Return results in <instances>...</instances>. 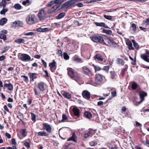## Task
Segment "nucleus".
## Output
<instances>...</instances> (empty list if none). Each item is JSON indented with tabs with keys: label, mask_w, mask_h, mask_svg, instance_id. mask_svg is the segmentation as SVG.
<instances>
[{
	"label": "nucleus",
	"mask_w": 149,
	"mask_h": 149,
	"mask_svg": "<svg viewBox=\"0 0 149 149\" xmlns=\"http://www.w3.org/2000/svg\"><path fill=\"white\" fill-rule=\"evenodd\" d=\"M102 80V75L100 74H97L96 77L94 81L92 82V84L94 86H96L100 84V82Z\"/></svg>",
	"instance_id": "nucleus-1"
},
{
	"label": "nucleus",
	"mask_w": 149,
	"mask_h": 149,
	"mask_svg": "<svg viewBox=\"0 0 149 149\" xmlns=\"http://www.w3.org/2000/svg\"><path fill=\"white\" fill-rule=\"evenodd\" d=\"M19 58L23 61H28L31 59V57L28 55L24 54H19Z\"/></svg>",
	"instance_id": "nucleus-2"
},
{
	"label": "nucleus",
	"mask_w": 149,
	"mask_h": 149,
	"mask_svg": "<svg viewBox=\"0 0 149 149\" xmlns=\"http://www.w3.org/2000/svg\"><path fill=\"white\" fill-rule=\"evenodd\" d=\"M46 13L45 12L44 9H40L38 13V16L40 20L44 19L45 18Z\"/></svg>",
	"instance_id": "nucleus-3"
},
{
	"label": "nucleus",
	"mask_w": 149,
	"mask_h": 149,
	"mask_svg": "<svg viewBox=\"0 0 149 149\" xmlns=\"http://www.w3.org/2000/svg\"><path fill=\"white\" fill-rule=\"evenodd\" d=\"M91 39L95 42H99L100 43H101L104 41L103 38L102 36H93Z\"/></svg>",
	"instance_id": "nucleus-4"
},
{
	"label": "nucleus",
	"mask_w": 149,
	"mask_h": 149,
	"mask_svg": "<svg viewBox=\"0 0 149 149\" xmlns=\"http://www.w3.org/2000/svg\"><path fill=\"white\" fill-rule=\"evenodd\" d=\"M35 16L34 15L30 14L27 17L26 21L29 24H31L34 23V18Z\"/></svg>",
	"instance_id": "nucleus-5"
},
{
	"label": "nucleus",
	"mask_w": 149,
	"mask_h": 149,
	"mask_svg": "<svg viewBox=\"0 0 149 149\" xmlns=\"http://www.w3.org/2000/svg\"><path fill=\"white\" fill-rule=\"evenodd\" d=\"M141 57L145 61L149 62V51L147 50L146 52L141 55Z\"/></svg>",
	"instance_id": "nucleus-6"
},
{
	"label": "nucleus",
	"mask_w": 149,
	"mask_h": 149,
	"mask_svg": "<svg viewBox=\"0 0 149 149\" xmlns=\"http://www.w3.org/2000/svg\"><path fill=\"white\" fill-rule=\"evenodd\" d=\"M68 74L69 76L72 79H74L75 78V75L73 70L72 68H67Z\"/></svg>",
	"instance_id": "nucleus-7"
},
{
	"label": "nucleus",
	"mask_w": 149,
	"mask_h": 149,
	"mask_svg": "<svg viewBox=\"0 0 149 149\" xmlns=\"http://www.w3.org/2000/svg\"><path fill=\"white\" fill-rule=\"evenodd\" d=\"M38 88L41 91H44L46 89L45 84L43 82H40L38 84Z\"/></svg>",
	"instance_id": "nucleus-8"
},
{
	"label": "nucleus",
	"mask_w": 149,
	"mask_h": 149,
	"mask_svg": "<svg viewBox=\"0 0 149 149\" xmlns=\"http://www.w3.org/2000/svg\"><path fill=\"white\" fill-rule=\"evenodd\" d=\"M8 33L6 30H3L1 31L0 33V38L3 39L4 41L6 40V34Z\"/></svg>",
	"instance_id": "nucleus-9"
},
{
	"label": "nucleus",
	"mask_w": 149,
	"mask_h": 149,
	"mask_svg": "<svg viewBox=\"0 0 149 149\" xmlns=\"http://www.w3.org/2000/svg\"><path fill=\"white\" fill-rule=\"evenodd\" d=\"M43 129L45 130L47 132L51 133L52 132V128L51 126L47 123H44L43 124Z\"/></svg>",
	"instance_id": "nucleus-10"
},
{
	"label": "nucleus",
	"mask_w": 149,
	"mask_h": 149,
	"mask_svg": "<svg viewBox=\"0 0 149 149\" xmlns=\"http://www.w3.org/2000/svg\"><path fill=\"white\" fill-rule=\"evenodd\" d=\"M82 73L85 74L91 75L92 73L89 69L86 66H84L82 68Z\"/></svg>",
	"instance_id": "nucleus-11"
},
{
	"label": "nucleus",
	"mask_w": 149,
	"mask_h": 149,
	"mask_svg": "<svg viewBox=\"0 0 149 149\" xmlns=\"http://www.w3.org/2000/svg\"><path fill=\"white\" fill-rule=\"evenodd\" d=\"M139 95L141 99L140 102L139 103V104H140L144 100V97L147 96V93L144 91H141L139 92Z\"/></svg>",
	"instance_id": "nucleus-12"
},
{
	"label": "nucleus",
	"mask_w": 149,
	"mask_h": 149,
	"mask_svg": "<svg viewBox=\"0 0 149 149\" xmlns=\"http://www.w3.org/2000/svg\"><path fill=\"white\" fill-rule=\"evenodd\" d=\"M23 24L22 22L20 21H17L12 24L11 26L12 27L22 26L23 25Z\"/></svg>",
	"instance_id": "nucleus-13"
},
{
	"label": "nucleus",
	"mask_w": 149,
	"mask_h": 149,
	"mask_svg": "<svg viewBox=\"0 0 149 149\" xmlns=\"http://www.w3.org/2000/svg\"><path fill=\"white\" fill-rule=\"evenodd\" d=\"M56 63L54 60L52 63H49V66L50 67V70L52 72H53L56 69Z\"/></svg>",
	"instance_id": "nucleus-14"
},
{
	"label": "nucleus",
	"mask_w": 149,
	"mask_h": 149,
	"mask_svg": "<svg viewBox=\"0 0 149 149\" xmlns=\"http://www.w3.org/2000/svg\"><path fill=\"white\" fill-rule=\"evenodd\" d=\"M82 95L84 98L87 99H89L91 97L90 93L87 91H84L82 93Z\"/></svg>",
	"instance_id": "nucleus-15"
},
{
	"label": "nucleus",
	"mask_w": 149,
	"mask_h": 149,
	"mask_svg": "<svg viewBox=\"0 0 149 149\" xmlns=\"http://www.w3.org/2000/svg\"><path fill=\"white\" fill-rule=\"evenodd\" d=\"M59 6L58 5H55L48 10V13H52L53 12L56 10L58 8Z\"/></svg>",
	"instance_id": "nucleus-16"
},
{
	"label": "nucleus",
	"mask_w": 149,
	"mask_h": 149,
	"mask_svg": "<svg viewBox=\"0 0 149 149\" xmlns=\"http://www.w3.org/2000/svg\"><path fill=\"white\" fill-rule=\"evenodd\" d=\"M107 43L111 46H112L114 47H116L117 45L115 42L113 40L108 39Z\"/></svg>",
	"instance_id": "nucleus-17"
},
{
	"label": "nucleus",
	"mask_w": 149,
	"mask_h": 149,
	"mask_svg": "<svg viewBox=\"0 0 149 149\" xmlns=\"http://www.w3.org/2000/svg\"><path fill=\"white\" fill-rule=\"evenodd\" d=\"M62 94L65 97L68 99H70L71 97V96L68 93L65 91H63L61 92Z\"/></svg>",
	"instance_id": "nucleus-18"
},
{
	"label": "nucleus",
	"mask_w": 149,
	"mask_h": 149,
	"mask_svg": "<svg viewBox=\"0 0 149 149\" xmlns=\"http://www.w3.org/2000/svg\"><path fill=\"white\" fill-rule=\"evenodd\" d=\"M76 138L77 136H76L75 133L74 132H73L71 137H70L68 139V141L72 140L74 142H76L77 141Z\"/></svg>",
	"instance_id": "nucleus-19"
},
{
	"label": "nucleus",
	"mask_w": 149,
	"mask_h": 149,
	"mask_svg": "<svg viewBox=\"0 0 149 149\" xmlns=\"http://www.w3.org/2000/svg\"><path fill=\"white\" fill-rule=\"evenodd\" d=\"M30 75V77L32 81H33L34 79H36L37 78V74L35 73H29Z\"/></svg>",
	"instance_id": "nucleus-20"
},
{
	"label": "nucleus",
	"mask_w": 149,
	"mask_h": 149,
	"mask_svg": "<svg viewBox=\"0 0 149 149\" xmlns=\"http://www.w3.org/2000/svg\"><path fill=\"white\" fill-rule=\"evenodd\" d=\"M73 60L77 63H82L83 61L79 57L74 56L73 57Z\"/></svg>",
	"instance_id": "nucleus-21"
},
{
	"label": "nucleus",
	"mask_w": 149,
	"mask_h": 149,
	"mask_svg": "<svg viewBox=\"0 0 149 149\" xmlns=\"http://www.w3.org/2000/svg\"><path fill=\"white\" fill-rule=\"evenodd\" d=\"M7 21V19L5 17H3L0 20V25L3 26L5 24Z\"/></svg>",
	"instance_id": "nucleus-22"
},
{
	"label": "nucleus",
	"mask_w": 149,
	"mask_h": 149,
	"mask_svg": "<svg viewBox=\"0 0 149 149\" xmlns=\"http://www.w3.org/2000/svg\"><path fill=\"white\" fill-rule=\"evenodd\" d=\"M4 87L7 88L9 90L11 91L13 89V86L10 83L5 84H4Z\"/></svg>",
	"instance_id": "nucleus-23"
},
{
	"label": "nucleus",
	"mask_w": 149,
	"mask_h": 149,
	"mask_svg": "<svg viewBox=\"0 0 149 149\" xmlns=\"http://www.w3.org/2000/svg\"><path fill=\"white\" fill-rule=\"evenodd\" d=\"M95 24L97 26H103L106 28H107V26L104 22L98 23L97 22H95Z\"/></svg>",
	"instance_id": "nucleus-24"
},
{
	"label": "nucleus",
	"mask_w": 149,
	"mask_h": 149,
	"mask_svg": "<svg viewBox=\"0 0 149 149\" xmlns=\"http://www.w3.org/2000/svg\"><path fill=\"white\" fill-rule=\"evenodd\" d=\"M126 44L128 46L129 49L133 50L134 49V48L132 47V43L130 40H128L126 42Z\"/></svg>",
	"instance_id": "nucleus-25"
},
{
	"label": "nucleus",
	"mask_w": 149,
	"mask_h": 149,
	"mask_svg": "<svg viewBox=\"0 0 149 149\" xmlns=\"http://www.w3.org/2000/svg\"><path fill=\"white\" fill-rule=\"evenodd\" d=\"M38 134L39 136H47L48 135V134L47 132L44 131H40L38 133Z\"/></svg>",
	"instance_id": "nucleus-26"
},
{
	"label": "nucleus",
	"mask_w": 149,
	"mask_h": 149,
	"mask_svg": "<svg viewBox=\"0 0 149 149\" xmlns=\"http://www.w3.org/2000/svg\"><path fill=\"white\" fill-rule=\"evenodd\" d=\"M132 89L134 90L138 88V86L135 82L133 81L132 82Z\"/></svg>",
	"instance_id": "nucleus-27"
},
{
	"label": "nucleus",
	"mask_w": 149,
	"mask_h": 149,
	"mask_svg": "<svg viewBox=\"0 0 149 149\" xmlns=\"http://www.w3.org/2000/svg\"><path fill=\"white\" fill-rule=\"evenodd\" d=\"M62 119L61 120L59 121V122L61 123L67 121L68 118L66 115L63 114L62 116Z\"/></svg>",
	"instance_id": "nucleus-28"
},
{
	"label": "nucleus",
	"mask_w": 149,
	"mask_h": 149,
	"mask_svg": "<svg viewBox=\"0 0 149 149\" xmlns=\"http://www.w3.org/2000/svg\"><path fill=\"white\" fill-rule=\"evenodd\" d=\"M84 116L88 118H91L92 115L90 112L89 111H86L84 113Z\"/></svg>",
	"instance_id": "nucleus-29"
},
{
	"label": "nucleus",
	"mask_w": 149,
	"mask_h": 149,
	"mask_svg": "<svg viewBox=\"0 0 149 149\" xmlns=\"http://www.w3.org/2000/svg\"><path fill=\"white\" fill-rule=\"evenodd\" d=\"M73 112L74 114L75 115L77 116H79V109L75 108H74L73 109Z\"/></svg>",
	"instance_id": "nucleus-30"
},
{
	"label": "nucleus",
	"mask_w": 149,
	"mask_h": 149,
	"mask_svg": "<svg viewBox=\"0 0 149 149\" xmlns=\"http://www.w3.org/2000/svg\"><path fill=\"white\" fill-rule=\"evenodd\" d=\"M94 58L95 59H97L98 60L100 61H102L103 60L102 56L99 54H97L94 56Z\"/></svg>",
	"instance_id": "nucleus-31"
},
{
	"label": "nucleus",
	"mask_w": 149,
	"mask_h": 149,
	"mask_svg": "<svg viewBox=\"0 0 149 149\" xmlns=\"http://www.w3.org/2000/svg\"><path fill=\"white\" fill-rule=\"evenodd\" d=\"M49 30V28H39L37 29L38 31L40 32H43L48 31Z\"/></svg>",
	"instance_id": "nucleus-32"
},
{
	"label": "nucleus",
	"mask_w": 149,
	"mask_h": 149,
	"mask_svg": "<svg viewBox=\"0 0 149 149\" xmlns=\"http://www.w3.org/2000/svg\"><path fill=\"white\" fill-rule=\"evenodd\" d=\"M24 41V40L22 38H19L15 40V42L18 44L23 43Z\"/></svg>",
	"instance_id": "nucleus-33"
},
{
	"label": "nucleus",
	"mask_w": 149,
	"mask_h": 149,
	"mask_svg": "<svg viewBox=\"0 0 149 149\" xmlns=\"http://www.w3.org/2000/svg\"><path fill=\"white\" fill-rule=\"evenodd\" d=\"M77 1V0H71L68 1L70 6L72 5Z\"/></svg>",
	"instance_id": "nucleus-34"
},
{
	"label": "nucleus",
	"mask_w": 149,
	"mask_h": 149,
	"mask_svg": "<svg viewBox=\"0 0 149 149\" xmlns=\"http://www.w3.org/2000/svg\"><path fill=\"white\" fill-rule=\"evenodd\" d=\"M65 15V13H60L57 16L56 18L57 19H61Z\"/></svg>",
	"instance_id": "nucleus-35"
},
{
	"label": "nucleus",
	"mask_w": 149,
	"mask_h": 149,
	"mask_svg": "<svg viewBox=\"0 0 149 149\" xmlns=\"http://www.w3.org/2000/svg\"><path fill=\"white\" fill-rule=\"evenodd\" d=\"M70 7L69 4V3L68 1L65 2L63 3L62 5V8H67Z\"/></svg>",
	"instance_id": "nucleus-36"
},
{
	"label": "nucleus",
	"mask_w": 149,
	"mask_h": 149,
	"mask_svg": "<svg viewBox=\"0 0 149 149\" xmlns=\"http://www.w3.org/2000/svg\"><path fill=\"white\" fill-rule=\"evenodd\" d=\"M132 42L133 44L134 47L136 49H137L139 48V45L134 40H132Z\"/></svg>",
	"instance_id": "nucleus-37"
},
{
	"label": "nucleus",
	"mask_w": 149,
	"mask_h": 149,
	"mask_svg": "<svg viewBox=\"0 0 149 149\" xmlns=\"http://www.w3.org/2000/svg\"><path fill=\"white\" fill-rule=\"evenodd\" d=\"M117 61L119 64H121L122 65H123L125 63L124 61L121 59H120L119 58H118L117 59Z\"/></svg>",
	"instance_id": "nucleus-38"
},
{
	"label": "nucleus",
	"mask_w": 149,
	"mask_h": 149,
	"mask_svg": "<svg viewBox=\"0 0 149 149\" xmlns=\"http://www.w3.org/2000/svg\"><path fill=\"white\" fill-rule=\"evenodd\" d=\"M20 133L24 137H25L27 133L25 129H23L20 131Z\"/></svg>",
	"instance_id": "nucleus-39"
},
{
	"label": "nucleus",
	"mask_w": 149,
	"mask_h": 149,
	"mask_svg": "<svg viewBox=\"0 0 149 149\" xmlns=\"http://www.w3.org/2000/svg\"><path fill=\"white\" fill-rule=\"evenodd\" d=\"M14 7L17 10H19L21 9V6L18 3H16L15 4L14 6Z\"/></svg>",
	"instance_id": "nucleus-40"
},
{
	"label": "nucleus",
	"mask_w": 149,
	"mask_h": 149,
	"mask_svg": "<svg viewBox=\"0 0 149 149\" xmlns=\"http://www.w3.org/2000/svg\"><path fill=\"white\" fill-rule=\"evenodd\" d=\"M103 31V33L109 35H111L112 33L111 31L110 30H106L104 29Z\"/></svg>",
	"instance_id": "nucleus-41"
},
{
	"label": "nucleus",
	"mask_w": 149,
	"mask_h": 149,
	"mask_svg": "<svg viewBox=\"0 0 149 149\" xmlns=\"http://www.w3.org/2000/svg\"><path fill=\"white\" fill-rule=\"evenodd\" d=\"M63 57L64 59L66 60H68L69 58V56L68 55V54L65 52L63 53Z\"/></svg>",
	"instance_id": "nucleus-42"
},
{
	"label": "nucleus",
	"mask_w": 149,
	"mask_h": 149,
	"mask_svg": "<svg viewBox=\"0 0 149 149\" xmlns=\"http://www.w3.org/2000/svg\"><path fill=\"white\" fill-rule=\"evenodd\" d=\"M6 4V0H2V1L0 3V6H1L4 7Z\"/></svg>",
	"instance_id": "nucleus-43"
},
{
	"label": "nucleus",
	"mask_w": 149,
	"mask_h": 149,
	"mask_svg": "<svg viewBox=\"0 0 149 149\" xmlns=\"http://www.w3.org/2000/svg\"><path fill=\"white\" fill-rule=\"evenodd\" d=\"M91 135H92V133L91 131H90L87 133L85 134L84 137L87 138L90 136Z\"/></svg>",
	"instance_id": "nucleus-44"
},
{
	"label": "nucleus",
	"mask_w": 149,
	"mask_h": 149,
	"mask_svg": "<svg viewBox=\"0 0 149 149\" xmlns=\"http://www.w3.org/2000/svg\"><path fill=\"white\" fill-rule=\"evenodd\" d=\"M8 10L7 9L3 8V9L0 11V14L1 15H5Z\"/></svg>",
	"instance_id": "nucleus-45"
},
{
	"label": "nucleus",
	"mask_w": 149,
	"mask_h": 149,
	"mask_svg": "<svg viewBox=\"0 0 149 149\" xmlns=\"http://www.w3.org/2000/svg\"><path fill=\"white\" fill-rule=\"evenodd\" d=\"M24 144L25 146H26V147L28 148H29L30 147V143L26 141H24Z\"/></svg>",
	"instance_id": "nucleus-46"
},
{
	"label": "nucleus",
	"mask_w": 149,
	"mask_h": 149,
	"mask_svg": "<svg viewBox=\"0 0 149 149\" xmlns=\"http://www.w3.org/2000/svg\"><path fill=\"white\" fill-rule=\"evenodd\" d=\"M63 2V0H55L54 1V3L55 4L61 3Z\"/></svg>",
	"instance_id": "nucleus-47"
},
{
	"label": "nucleus",
	"mask_w": 149,
	"mask_h": 149,
	"mask_svg": "<svg viewBox=\"0 0 149 149\" xmlns=\"http://www.w3.org/2000/svg\"><path fill=\"white\" fill-rule=\"evenodd\" d=\"M104 17L106 19L111 20L112 18V17L111 16L106 15H104Z\"/></svg>",
	"instance_id": "nucleus-48"
},
{
	"label": "nucleus",
	"mask_w": 149,
	"mask_h": 149,
	"mask_svg": "<svg viewBox=\"0 0 149 149\" xmlns=\"http://www.w3.org/2000/svg\"><path fill=\"white\" fill-rule=\"evenodd\" d=\"M31 119L32 120L35 121L36 120V115L33 113H31Z\"/></svg>",
	"instance_id": "nucleus-49"
},
{
	"label": "nucleus",
	"mask_w": 149,
	"mask_h": 149,
	"mask_svg": "<svg viewBox=\"0 0 149 149\" xmlns=\"http://www.w3.org/2000/svg\"><path fill=\"white\" fill-rule=\"evenodd\" d=\"M34 91L36 96L37 97H38L40 94V93H39L38 92L37 90L35 88L34 89Z\"/></svg>",
	"instance_id": "nucleus-50"
},
{
	"label": "nucleus",
	"mask_w": 149,
	"mask_h": 149,
	"mask_svg": "<svg viewBox=\"0 0 149 149\" xmlns=\"http://www.w3.org/2000/svg\"><path fill=\"white\" fill-rule=\"evenodd\" d=\"M54 3V1H51L49 2L46 5L47 7H50Z\"/></svg>",
	"instance_id": "nucleus-51"
},
{
	"label": "nucleus",
	"mask_w": 149,
	"mask_h": 149,
	"mask_svg": "<svg viewBox=\"0 0 149 149\" xmlns=\"http://www.w3.org/2000/svg\"><path fill=\"white\" fill-rule=\"evenodd\" d=\"M34 34L33 32H29L24 34L26 36H33Z\"/></svg>",
	"instance_id": "nucleus-52"
},
{
	"label": "nucleus",
	"mask_w": 149,
	"mask_h": 149,
	"mask_svg": "<svg viewBox=\"0 0 149 149\" xmlns=\"http://www.w3.org/2000/svg\"><path fill=\"white\" fill-rule=\"evenodd\" d=\"M91 146H95L97 144V143L96 141H92L90 143Z\"/></svg>",
	"instance_id": "nucleus-53"
},
{
	"label": "nucleus",
	"mask_w": 149,
	"mask_h": 149,
	"mask_svg": "<svg viewBox=\"0 0 149 149\" xmlns=\"http://www.w3.org/2000/svg\"><path fill=\"white\" fill-rule=\"evenodd\" d=\"M132 26L133 28V30L135 31L136 30V26L135 24L134 23L132 24Z\"/></svg>",
	"instance_id": "nucleus-54"
},
{
	"label": "nucleus",
	"mask_w": 149,
	"mask_h": 149,
	"mask_svg": "<svg viewBox=\"0 0 149 149\" xmlns=\"http://www.w3.org/2000/svg\"><path fill=\"white\" fill-rule=\"evenodd\" d=\"M125 66V67L122 70V72L123 74V75H124V73L127 70V65H126Z\"/></svg>",
	"instance_id": "nucleus-55"
},
{
	"label": "nucleus",
	"mask_w": 149,
	"mask_h": 149,
	"mask_svg": "<svg viewBox=\"0 0 149 149\" xmlns=\"http://www.w3.org/2000/svg\"><path fill=\"white\" fill-rule=\"evenodd\" d=\"M94 68L95 71H99L100 70V68L98 66H94Z\"/></svg>",
	"instance_id": "nucleus-56"
},
{
	"label": "nucleus",
	"mask_w": 149,
	"mask_h": 149,
	"mask_svg": "<svg viewBox=\"0 0 149 149\" xmlns=\"http://www.w3.org/2000/svg\"><path fill=\"white\" fill-rule=\"evenodd\" d=\"M111 78L112 79H113L115 78V73L114 72H111Z\"/></svg>",
	"instance_id": "nucleus-57"
},
{
	"label": "nucleus",
	"mask_w": 149,
	"mask_h": 149,
	"mask_svg": "<svg viewBox=\"0 0 149 149\" xmlns=\"http://www.w3.org/2000/svg\"><path fill=\"white\" fill-rule=\"evenodd\" d=\"M29 0H26L25 1H23L22 3L24 5H25L27 3H29Z\"/></svg>",
	"instance_id": "nucleus-58"
},
{
	"label": "nucleus",
	"mask_w": 149,
	"mask_h": 149,
	"mask_svg": "<svg viewBox=\"0 0 149 149\" xmlns=\"http://www.w3.org/2000/svg\"><path fill=\"white\" fill-rule=\"evenodd\" d=\"M109 68V66H105L104 67L103 70L106 71H108Z\"/></svg>",
	"instance_id": "nucleus-59"
},
{
	"label": "nucleus",
	"mask_w": 149,
	"mask_h": 149,
	"mask_svg": "<svg viewBox=\"0 0 149 149\" xmlns=\"http://www.w3.org/2000/svg\"><path fill=\"white\" fill-rule=\"evenodd\" d=\"M11 142L12 144H13L15 146L16 145V140L15 139H12Z\"/></svg>",
	"instance_id": "nucleus-60"
},
{
	"label": "nucleus",
	"mask_w": 149,
	"mask_h": 149,
	"mask_svg": "<svg viewBox=\"0 0 149 149\" xmlns=\"http://www.w3.org/2000/svg\"><path fill=\"white\" fill-rule=\"evenodd\" d=\"M5 136L7 137L8 139H10L11 138V136L9 133H6L5 134Z\"/></svg>",
	"instance_id": "nucleus-61"
},
{
	"label": "nucleus",
	"mask_w": 149,
	"mask_h": 149,
	"mask_svg": "<svg viewBox=\"0 0 149 149\" xmlns=\"http://www.w3.org/2000/svg\"><path fill=\"white\" fill-rule=\"evenodd\" d=\"M5 58V57L4 56H0V61L3 60Z\"/></svg>",
	"instance_id": "nucleus-62"
},
{
	"label": "nucleus",
	"mask_w": 149,
	"mask_h": 149,
	"mask_svg": "<svg viewBox=\"0 0 149 149\" xmlns=\"http://www.w3.org/2000/svg\"><path fill=\"white\" fill-rule=\"evenodd\" d=\"M112 96L113 97H115L116 95V92L115 91H113L111 92Z\"/></svg>",
	"instance_id": "nucleus-63"
},
{
	"label": "nucleus",
	"mask_w": 149,
	"mask_h": 149,
	"mask_svg": "<svg viewBox=\"0 0 149 149\" xmlns=\"http://www.w3.org/2000/svg\"><path fill=\"white\" fill-rule=\"evenodd\" d=\"M76 6H77L79 7H82L83 6V5L82 3H77L76 4Z\"/></svg>",
	"instance_id": "nucleus-64"
}]
</instances>
